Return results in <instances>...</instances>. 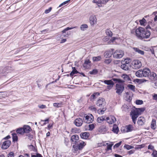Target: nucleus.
Listing matches in <instances>:
<instances>
[{
  "mask_svg": "<svg viewBox=\"0 0 157 157\" xmlns=\"http://www.w3.org/2000/svg\"><path fill=\"white\" fill-rule=\"evenodd\" d=\"M94 127L95 126L94 124H90L89 125V130H92L94 128Z\"/></svg>",
  "mask_w": 157,
  "mask_h": 157,
  "instance_id": "a18cd8bd",
  "label": "nucleus"
},
{
  "mask_svg": "<svg viewBox=\"0 0 157 157\" xmlns=\"http://www.w3.org/2000/svg\"><path fill=\"white\" fill-rule=\"evenodd\" d=\"M122 78L126 81L128 80L129 78L128 76V75L124 74L122 75Z\"/></svg>",
  "mask_w": 157,
  "mask_h": 157,
  "instance_id": "09e8293b",
  "label": "nucleus"
},
{
  "mask_svg": "<svg viewBox=\"0 0 157 157\" xmlns=\"http://www.w3.org/2000/svg\"><path fill=\"white\" fill-rule=\"evenodd\" d=\"M101 82H104L107 85H113V82L112 80H105L104 81H101Z\"/></svg>",
  "mask_w": 157,
  "mask_h": 157,
  "instance_id": "393cba45",
  "label": "nucleus"
},
{
  "mask_svg": "<svg viewBox=\"0 0 157 157\" xmlns=\"http://www.w3.org/2000/svg\"><path fill=\"white\" fill-rule=\"evenodd\" d=\"M145 122V119L143 117H140L139 118L137 121L138 124L140 125H143Z\"/></svg>",
  "mask_w": 157,
  "mask_h": 157,
  "instance_id": "a211bd4d",
  "label": "nucleus"
},
{
  "mask_svg": "<svg viewBox=\"0 0 157 157\" xmlns=\"http://www.w3.org/2000/svg\"><path fill=\"white\" fill-rule=\"evenodd\" d=\"M105 99L103 98H99L97 101L96 105L100 107H104L105 104Z\"/></svg>",
  "mask_w": 157,
  "mask_h": 157,
  "instance_id": "9d476101",
  "label": "nucleus"
},
{
  "mask_svg": "<svg viewBox=\"0 0 157 157\" xmlns=\"http://www.w3.org/2000/svg\"><path fill=\"white\" fill-rule=\"evenodd\" d=\"M79 137L78 135H75L72 136L71 138V141L72 142V144L74 145H76L78 144L79 141Z\"/></svg>",
  "mask_w": 157,
  "mask_h": 157,
  "instance_id": "9b49d317",
  "label": "nucleus"
},
{
  "mask_svg": "<svg viewBox=\"0 0 157 157\" xmlns=\"http://www.w3.org/2000/svg\"><path fill=\"white\" fill-rule=\"evenodd\" d=\"M121 142H119L118 143H117L114 146V148H117L118 147H119L121 144Z\"/></svg>",
  "mask_w": 157,
  "mask_h": 157,
  "instance_id": "864d4df0",
  "label": "nucleus"
},
{
  "mask_svg": "<svg viewBox=\"0 0 157 157\" xmlns=\"http://www.w3.org/2000/svg\"><path fill=\"white\" fill-rule=\"evenodd\" d=\"M76 27H67V28L65 29L66 31H67L69 30L72 29L74 28H76Z\"/></svg>",
  "mask_w": 157,
  "mask_h": 157,
  "instance_id": "e2e57ef3",
  "label": "nucleus"
},
{
  "mask_svg": "<svg viewBox=\"0 0 157 157\" xmlns=\"http://www.w3.org/2000/svg\"><path fill=\"white\" fill-rule=\"evenodd\" d=\"M107 131V129L106 126L105 125H101L99 128L98 131V132L102 134H104Z\"/></svg>",
  "mask_w": 157,
  "mask_h": 157,
  "instance_id": "2eb2a0df",
  "label": "nucleus"
},
{
  "mask_svg": "<svg viewBox=\"0 0 157 157\" xmlns=\"http://www.w3.org/2000/svg\"><path fill=\"white\" fill-rule=\"evenodd\" d=\"M90 21L91 25H93L95 24H96L97 19L96 16L94 15L91 16L90 17Z\"/></svg>",
  "mask_w": 157,
  "mask_h": 157,
  "instance_id": "4468645a",
  "label": "nucleus"
},
{
  "mask_svg": "<svg viewBox=\"0 0 157 157\" xmlns=\"http://www.w3.org/2000/svg\"><path fill=\"white\" fill-rule=\"evenodd\" d=\"M151 35L149 31L145 30L142 27H139L136 29V36L140 39L148 38Z\"/></svg>",
  "mask_w": 157,
  "mask_h": 157,
  "instance_id": "f257e3e1",
  "label": "nucleus"
},
{
  "mask_svg": "<svg viewBox=\"0 0 157 157\" xmlns=\"http://www.w3.org/2000/svg\"><path fill=\"white\" fill-rule=\"evenodd\" d=\"M130 67V64L124 63H122V64L121 65V68L125 71H128Z\"/></svg>",
  "mask_w": 157,
  "mask_h": 157,
  "instance_id": "6ab92c4d",
  "label": "nucleus"
},
{
  "mask_svg": "<svg viewBox=\"0 0 157 157\" xmlns=\"http://www.w3.org/2000/svg\"><path fill=\"white\" fill-rule=\"evenodd\" d=\"M85 119H84L85 122L88 124L92 123L94 121V117L91 114H88L85 117Z\"/></svg>",
  "mask_w": 157,
  "mask_h": 157,
  "instance_id": "1a4fd4ad",
  "label": "nucleus"
},
{
  "mask_svg": "<svg viewBox=\"0 0 157 157\" xmlns=\"http://www.w3.org/2000/svg\"><path fill=\"white\" fill-rule=\"evenodd\" d=\"M88 27V25L86 24H83L81 25L80 28L81 30L84 31L86 30Z\"/></svg>",
  "mask_w": 157,
  "mask_h": 157,
  "instance_id": "72a5a7b5",
  "label": "nucleus"
},
{
  "mask_svg": "<svg viewBox=\"0 0 157 157\" xmlns=\"http://www.w3.org/2000/svg\"><path fill=\"white\" fill-rule=\"evenodd\" d=\"M124 55V52L120 50H117L113 54V57L116 59L121 58Z\"/></svg>",
  "mask_w": 157,
  "mask_h": 157,
  "instance_id": "423d86ee",
  "label": "nucleus"
},
{
  "mask_svg": "<svg viewBox=\"0 0 157 157\" xmlns=\"http://www.w3.org/2000/svg\"><path fill=\"white\" fill-rule=\"evenodd\" d=\"M151 128L154 130H155L156 128V121L154 119H153L151 124Z\"/></svg>",
  "mask_w": 157,
  "mask_h": 157,
  "instance_id": "c85d7f7f",
  "label": "nucleus"
},
{
  "mask_svg": "<svg viewBox=\"0 0 157 157\" xmlns=\"http://www.w3.org/2000/svg\"><path fill=\"white\" fill-rule=\"evenodd\" d=\"M128 87L129 88L132 90V91H134L135 89V86L131 84H129L128 86Z\"/></svg>",
  "mask_w": 157,
  "mask_h": 157,
  "instance_id": "37998d69",
  "label": "nucleus"
},
{
  "mask_svg": "<svg viewBox=\"0 0 157 157\" xmlns=\"http://www.w3.org/2000/svg\"><path fill=\"white\" fill-rule=\"evenodd\" d=\"M52 8L51 7H49L48 9H46L45 10L44 13H49L51 10Z\"/></svg>",
  "mask_w": 157,
  "mask_h": 157,
  "instance_id": "8fccbe9b",
  "label": "nucleus"
},
{
  "mask_svg": "<svg viewBox=\"0 0 157 157\" xmlns=\"http://www.w3.org/2000/svg\"><path fill=\"white\" fill-rule=\"evenodd\" d=\"M149 78L151 81H155L157 80V75L156 74L153 72H150Z\"/></svg>",
  "mask_w": 157,
  "mask_h": 157,
  "instance_id": "f3484780",
  "label": "nucleus"
},
{
  "mask_svg": "<svg viewBox=\"0 0 157 157\" xmlns=\"http://www.w3.org/2000/svg\"><path fill=\"white\" fill-rule=\"evenodd\" d=\"M153 99L155 100H157V94H155L153 95Z\"/></svg>",
  "mask_w": 157,
  "mask_h": 157,
  "instance_id": "774afa93",
  "label": "nucleus"
},
{
  "mask_svg": "<svg viewBox=\"0 0 157 157\" xmlns=\"http://www.w3.org/2000/svg\"><path fill=\"white\" fill-rule=\"evenodd\" d=\"M72 71L70 73V75L71 76H72L75 74L78 73V72L75 69V67H72Z\"/></svg>",
  "mask_w": 157,
  "mask_h": 157,
  "instance_id": "2f4dec72",
  "label": "nucleus"
},
{
  "mask_svg": "<svg viewBox=\"0 0 157 157\" xmlns=\"http://www.w3.org/2000/svg\"><path fill=\"white\" fill-rule=\"evenodd\" d=\"M23 157H30V155L29 154L25 153L23 155Z\"/></svg>",
  "mask_w": 157,
  "mask_h": 157,
  "instance_id": "338daca9",
  "label": "nucleus"
},
{
  "mask_svg": "<svg viewBox=\"0 0 157 157\" xmlns=\"http://www.w3.org/2000/svg\"><path fill=\"white\" fill-rule=\"evenodd\" d=\"M130 62V59H126L123 62L124 63L129 64V63Z\"/></svg>",
  "mask_w": 157,
  "mask_h": 157,
  "instance_id": "13d9d810",
  "label": "nucleus"
},
{
  "mask_svg": "<svg viewBox=\"0 0 157 157\" xmlns=\"http://www.w3.org/2000/svg\"><path fill=\"white\" fill-rule=\"evenodd\" d=\"M123 110L124 111H127L128 109V106L126 105H124L122 107Z\"/></svg>",
  "mask_w": 157,
  "mask_h": 157,
  "instance_id": "c03bdc74",
  "label": "nucleus"
},
{
  "mask_svg": "<svg viewBox=\"0 0 157 157\" xmlns=\"http://www.w3.org/2000/svg\"><path fill=\"white\" fill-rule=\"evenodd\" d=\"M112 60L110 59H106L104 61V63H105L108 64H109L111 62Z\"/></svg>",
  "mask_w": 157,
  "mask_h": 157,
  "instance_id": "49530a36",
  "label": "nucleus"
},
{
  "mask_svg": "<svg viewBox=\"0 0 157 157\" xmlns=\"http://www.w3.org/2000/svg\"><path fill=\"white\" fill-rule=\"evenodd\" d=\"M70 0H68L67 1H65V2H63V3H61L59 5V7H61V6H63V5H64L67 4V3L69 2H70Z\"/></svg>",
  "mask_w": 157,
  "mask_h": 157,
  "instance_id": "6e6d98bb",
  "label": "nucleus"
},
{
  "mask_svg": "<svg viewBox=\"0 0 157 157\" xmlns=\"http://www.w3.org/2000/svg\"><path fill=\"white\" fill-rule=\"evenodd\" d=\"M103 40L105 42L109 40L108 37L107 36H105L103 39Z\"/></svg>",
  "mask_w": 157,
  "mask_h": 157,
  "instance_id": "69168bd1",
  "label": "nucleus"
},
{
  "mask_svg": "<svg viewBox=\"0 0 157 157\" xmlns=\"http://www.w3.org/2000/svg\"><path fill=\"white\" fill-rule=\"evenodd\" d=\"M134 127L131 124L127 125L125 127L122 128L121 129V131L123 132H131L133 130Z\"/></svg>",
  "mask_w": 157,
  "mask_h": 157,
  "instance_id": "6e6552de",
  "label": "nucleus"
},
{
  "mask_svg": "<svg viewBox=\"0 0 157 157\" xmlns=\"http://www.w3.org/2000/svg\"><path fill=\"white\" fill-rule=\"evenodd\" d=\"M105 117L104 116H102L101 117H98L97 120V122L100 123L102 122L105 120Z\"/></svg>",
  "mask_w": 157,
  "mask_h": 157,
  "instance_id": "cd10ccee",
  "label": "nucleus"
},
{
  "mask_svg": "<svg viewBox=\"0 0 157 157\" xmlns=\"http://www.w3.org/2000/svg\"><path fill=\"white\" fill-rule=\"evenodd\" d=\"M105 110V109L104 110V108H103L102 109H99L98 110V113L99 114H102L104 113Z\"/></svg>",
  "mask_w": 157,
  "mask_h": 157,
  "instance_id": "de8ad7c7",
  "label": "nucleus"
},
{
  "mask_svg": "<svg viewBox=\"0 0 157 157\" xmlns=\"http://www.w3.org/2000/svg\"><path fill=\"white\" fill-rule=\"evenodd\" d=\"M63 105V103L62 102H61L59 103H54L53 104V105L55 107H57V108Z\"/></svg>",
  "mask_w": 157,
  "mask_h": 157,
  "instance_id": "c9c22d12",
  "label": "nucleus"
},
{
  "mask_svg": "<svg viewBox=\"0 0 157 157\" xmlns=\"http://www.w3.org/2000/svg\"><path fill=\"white\" fill-rule=\"evenodd\" d=\"M102 58L100 56L93 57L92 60L94 62H98L100 61Z\"/></svg>",
  "mask_w": 157,
  "mask_h": 157,
  "instance_id": "bb28decb",
  "label": "nucleus"
},
{
  "mask_svg": "<svg viewBox=\"0 0 157 157\" xmlns=\"http://www.w3.org/2000/svg\"><path fill=\"white\" fill-rule=\"evenodd\" d=\"M117 38L116 37H112L111 39L110 40L109 42L110 43H113L114 41L116 40Z\"/></svg>",
  "mask_w": 157,
  "mask_h": 157,
  "instance_id": "bf43d9fd",
  "label": "nucleus"
},
{
  "mask_svg": "<svg viewBox=\"0 0 157 157\" xmlns=\"http://www.w3.org/2000/svg\"><path fill=\"white\" fill-rule=\"evenodd\" d=\"M89 133L88 132H82L80 134L81 137L83 139H87L89 136Z\"/></svg>",
  "mask_w": 157,
  "mask_h": 157,
  "instance_id": "412c9836",
  "label": "nucleus"
},
{
  "mask_svg": "<svg viewBox=\"0 0 157 157\" xmlns=\"http://www.w3.org/2000/svg\"><path fill=\"white\" fill-rule=\"evenodd\" d=\"M106 33L107 35L111 37L112 35V32L109 29H107L106 30Z\"/></svg>",
  "mask_w": 157,
  "mask_h": 157,
  "instance_id": "a19ab883",
  "label": "nucleus"
},
{
  "mask_svg": "<svg viewBox=\"0 0 157 157\" xmlns=\"http://www.w3.org/2000/svg\"><path fill=\"white\" fill-rule=\"evenodd\" d=\"M25 133H29L31 130V129L30 127L27 125H25L23 127Z\"/></svg>",
  "mask_w": 157,
  "mask_h": 157,
  "instance_id": "5701e85b",
  "label": "nucleus"
},
{
  "mask_svg": "<svg viewBox=\"0 0 157 157\" xmlns=\"http://www.w3.org/2000/svg\"><path fill=\"white\" fill-rule=\"evenodd\" d=\"M124 89V86L122 83H117L116 84V93L119 95L121 94Z\"/></svg>",
  "mask_w": 157,
  "mask_h": 157,
  "instance_id": "39448f33",
  "label": "nucleus"
},
{
  "mask_svg": "<svg viewBox=\"0 0 157 157\" xmlns=\"http://www.w3.org/2000/svg\"><path fill=\"white\" fill-rule=\"evenodd\" d=\"M98 70L96 69H94L92 70V71H90L89 73L91 75H96L98 73Z\"/></svg>",
  "mask_w": 157,
  "mask_h": 157,
  "instance_id": "4c0bfd02",
  "label": "nucleus"
},
{
  "mask_svg": "<svg viewBox=\"0 0 157 157\" xmlns=\"http://www.w3.org/2000/svg\"><path fill=\"white\" fill-rule=\"evenodd\" d=\"M132 68L135 69L140 68L142 66L141 62L139 60H135L132 63Z\"/></svg>",
  "mask_w": 157,
  "mask_h": 157,
  "instance_id": "0eeeda50",
  "label": "nucleus"
},
{
  "mask_svg": "<svg viewBox=\"0 0 157 157\" xmlns=\"http://www.w3.org/2000/svg\"><path fill=\"white\" fill-rule=\"evenodd\" d=\"M131 94H130L129 92H126L125 93L126 100L128 101H130L132 99V96Z\"/></svg>",
  "mask_w": 157,
  "mask_h": 157,
  "instance_id": "4be33fe9",
  "label": "nucleus"
},
{
  "mask_svg": "<svg viewBox=\"0 0 157 157\" xmlns=\"http://www.w3.org/2000/svg\"><path fill=\"white\" fill-rule=\"evenodd\" d=\"M144 110V108H136L133 109L131 111L130 115L134 124H136L137 118L138 117L139 115L141 113L143 112Z\"/></svg>",
  "mask_w": 157,
  "mask_h": 157,
  "instance_id": "f03ea898",
  "label": "nucleus"
},
{
  "mask_svg": "<svg viewBox=\"0 0 157 157\" xmlns=\"http://www.w3.org/2000/svg\"><path fill=\"white\" fill-rule=\"evenodd\" d=\"M89 108L90 110L93 111H96V108L93 106L89 107Z\"/></svg>",
  "mask_w": 157,
  "mask_h": 157,
  "instance_id": "4d7b16f0",
  "label": "nucleus"
},
{
  "mask_svg": "<svg viewBox=\"0 0 157 157\" xmlns=\"http://www.w3.org/2000/svg\"><path fill=\"white\" fill-rule=\"evenodd\" d=\"M38 107L39 108L42 109H44L46 108V105H39Z\"/></svg>",
  "mask_w": 157,
  "mask_h": 157,
  "instance_id": "680f3d73",
  "label": "nucleus"
},
{
  "mask_svg": "<svg viewBox=\"0 0 157 157\" xmlns=\"http://www.w3.org/2000/svg\"><path fill=\"white\" fill-rule=\"evenodd\" d=\"M151 72L149 69L145 68L143 70H139L136 73V76L138 77H147Z\"/></svg>",
  "mask_w": 157,
  "mask_h": 157,
  "instance_id": "7ed1b4c3",
  "label": "nucleus"
},
{
  "mask_svg": "<svg viewBox=\"0 0 157 157\" xmlns=\"http://www.w3.org/2000/svg\"><path fill=\"white\" fill-rule=\"evenodd\" d=\"M112 131L115 133L117 134L118 132V128L116 125H114Z\"/></svg>",
  "mask_w": 157,
  "mask_h": 157,
  "instance_id": "473e14b6",
  "label": "nucleus"
},
{
  "mask_svg": "<svg viewBox=\"0 0 157 157\" xmlns=\"http://www.w3.org/2000/svg\"><path fill=\"white\" fill-rule=\"evenodd\" d=\"M91 63L89 59L86 60L83 64V66L86 68H88L90 67Z\"/></svg>",
  "mask_w": 157,
  "mask_h": 157,
  "instance_id": "aec40b11",
  "label": "nucleus"
},
{
  "mask_svg": "<svg viewBox=\"0 0 157 157\" xmlns=\"http://www.w3.org/2000/svg\"><path fill=\"white\" fill-rule=\"evenodd\" d=\"M107 144V150H111L113 144Z\"/></svg>",
  "mask_w": 157,
  "mask_h": 157,
  "instance_id": "5fc2aeb1",
  "label": "nucleus"
},
{
  "mask_svg": "<svg viewBox=\"0 0 157 157\" xmlns=\"http://www.w3.org/2000/svg\"><path fill=\"white\" fill-rule=\"evenodd\" d=\"M29 149L31 151H33L36 152L37 151L35 147L32 145H29L28 146Z\"/></svg>",
  "mask_w": 157,
  "mask_h": 157,
  "instance_id": "7c9ffc66",
  "label": "nucleus"
},
{
  "mask_svg": "<svg viewBox=\"0 0 157 157\" xmlns=\"http://www.w3.org/2000/svg\"><path fill=\"white\" fill-rule=\"evenodd\" d=\"M12 135L13 141H17V140L18 137L16 134L15 133H13Z\"/></svg>",
  "mask_w": 157,
  "mask_h": 157,
  "instance_id": "e433bc0d",
  "label": "nucleus"
},
{
  "mask_svg": "<svg viewBox=\"0 0 157 157\" xmlns=\"http://www.w3.org/2000/svg\"><path fill=\"white\" fill-rule=\"evenodd\" d=\"M134 50L136 52L141 55H143L144 54V52L143 51L140 50L137 48H133Z\"/></svg>",
  "mask_w": 157,
  "mask_h": 157,
  "instance_id": "a878e982",
  "label": "nucleus"
},
{
  "mask_svg": "<svg viewBox=\"0 0 157 157\" xmlns=\"http://www.w3.org/2000/svg\"><path fill=\"white\" fill-rule=\"evenodd\" d=\"M77 145H73V150L75 151H77L78 150H82L86 145V144L84 142L79 140Z\"/></svg>",
  "mask_w": 157,
  "mask_h": 157,
  "instance_id": "20e7f679",
  "label": "nucleus"
},
{
  "mask_svg": "<svg viewBox=\"0 0 157 157\" xmlns=\"http://www.w3.org/2000/svg\"><path fill=\"white\" fill-rule=\"evenodd\" d=\"M83 122V121L82 119L78 118L75 120L74 123L76 126L80 127L82 125Z\"/></svg>",
  "mask_w": 157,
  "mask_h": 157,
  "instance_id": "dca6fc26",
  "label": "nucleus"
},
{
  "mask_svg": "<svg viewBox=\"0 0 157 157\" xmlns=\"http://www.w3.org/2000/svg\"><path fill=\"white\" fill-rule=\"evenodd\" d=\"M99 95V94L98 93H96L93 94V95H91L90 97V98L91 99H93L96 98V96H98Z\"/></svg>",
  "mask_w": 157,
  "mask_h": 157,
  "instance_id": "ea45409f",
  "label": "nucleus"
},
{
  "mask_svg": "<svg viewBox=\"0 0 157 157\" xmlns=\"http://www.w3.org/2000/svg\"><path fill=\"white\" fill-rule=\"evenodd\" d=\"M41 121L44 122V123L43 124V125H45L46 124H47V123H48V122L49 121V119H46L45 120H41Z\"/></svg>",
  "mask_w": 157,
  "mask_h": 157,
  "instance_id": "052dcab7",
  "label": "nucleus"
},
{
  "mask_svg": "<svg viewBox=\"0 0 157 157\" xmlns=\"http://www.w3.org/2000/svg\"><path fill=\"white\" fill-rule=\"evenodd\" d=\"M106 119L107 122L109 124H112L116 121L115 117L113 116H110L109 117H107Z\"/></svg>",
  "mask_w": 157,
  "mask_h": 157,
  "instance_id": "ddd939ff",
  "label": "nucleus"
},
{
  "mask_svg": "<svg viewBox=\"0 0 157 157\" xmlns=\"http://www.w3.org/2000/svg\"><path fill=\"white\" fill-rule=\"evenodd\" d=\"M14 153L13 152H11L8 154L7 157H14Z\"/></svg>",
  "mask_w": 157,
  "mask_h": 157,
  "instance_id": "603ef678",
  "label": "nucleus"
},
{
  "mask_svg": "<svg viewBox=\"0 0 157 157\" xmlns=\"http://www.w3.org/2000/svg\"><path fill=\"white\" fill-rule=\"evenodd\" d=\"M113 55L112 52L111 51H106L105 52L104 54V56L106 57H110Z\"/></svg>",
  "mask_w": 157,
  "mask_h": 157,
  "instance_id": "c756f323",
  "label": "nucleus"
},
{
  "mask_svg": "<svg viewBox=\"0 0 157 157\" xmlns=\"http://www.w3.org/2000/svg\"><path fill=\"white\" fill-rule=\"evenodd\" d=\"M16 132L17 134L22 135L24 133V131L23 128H19L17 129Z\"/></svg>",
  "mask_w": 157,
  "mask_h": 157,
  "instance_id": "b1692460",
  "label": "nucleus"
},
{
  "mask_svg": "<svg viewBox=\"0 0 157 157\" xmlns=\"http://www.w3.org/2000/svg\"><path fill=\"white\" fill-rule=\"evenodd\" d=\"M136 103L137 105H141L143 103V101L141 100H137L136 101Z\"/></svg>",
  "mask_w": 157,
  "mask_h": 157,
  "instance_id": "3c124183",
  "label": "nucleus"
},
{
  "mask_svg": "<svg viewBox=\"0 0 157 157\" xmlns=\"http://www.w3.org/2000/svg\"><path fill=\"white\" fill-rule=\"evenodd\" d=\"M154 157H157V151H154L153 153Z\"/></svg>",
  "mask_w": 157,
  "mask_h": 157,
  "instance_id": "0e129e2a",
  "label": "nucleus"
},
{
  "mask_svg": "<svg viewBox=\"0 0 157 157\" xmlns=\"http://www.w3.org/2000/svg\"><path fill=\"white\" fill-rule=\"evenodd\" d=\"M11 144V142L9 140H6L4 141L2 143V148L3 149H6L8 148Z\"/></svg>",
  "mask_w": 157,
  "mask_h": 157,
  "instance_id": "f8f14e48",
  "label": "nucleus"
},
{
  "mask_svg": "<svg viewBox=\"0 0 157 157\" xmlns=\"http://www.w3.org/2000/svg\"><path fill=\"white\" fill-rule=\"evenodd\" d=\"M93 2L96 3L98 5V6H100V5H98L101 4V0H93Z\"/></svg>",
  "mask_w": 157,
  "mask_h": 157,
  "instance_id": "58836bf2",
  "label": "nucleus"
},
{
  "mask_svg": "<svg viewBox=\"0 0 157 157\" xmlns=\"http://www.w3.org/2000/svg\"><path fill=\"white\" fill-rule=\"evenodd\" d=\"M112 80L113 81L115 82H118V83H122L125 82L124 81L122 80L119 79L117 78H113Z\"/></svg>",
  "mask_w": 157,
  "mask_h": 157,
  "instance_id": "f704fd0d",
  "label": "nucleus"
},
{
  "mask_svg": "<svg viewBox=\"0 0 157 157\" xmlns=\"http://www.w3.org/2000/svg\"><path fill=\"white\" fill-rule=\"evenodd\" d=\"M146 21V20L144 18L139 21L140 24L142 25H144Z\"/></svg>",
  "mask_w": 157,
  "mask_h": 157,
  "instance_id": "79ce46f5",
  "label": "nucleus"
}]
</instances>
